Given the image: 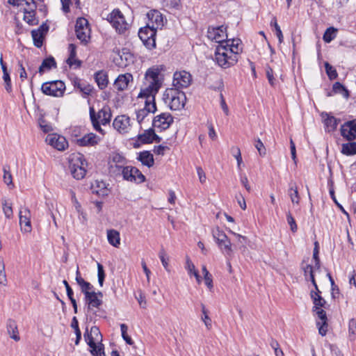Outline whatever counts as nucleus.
<instances>
[{
  "label": "nucleus",
  "instance_id": "37998d69",
  "mask_svg": "<svg viewBox=\"0 0 356 356\" xmlns=\"http://www.w3.org/2000/svg\"><path fill=\"white\" fill-rule=\"evenodd\" d=\"M159 257L162 263L163 268L165 269L167 272H170V269L169 267V257H168L165 250L163 248L161 249L159 253Z\"/></svg>",
  "mask_w": 356,
  "mask_h": 356
},
{
  "label": "nucleus",
  "instance_id": "a19ab883",
  "mask_svg": "<svg viewBox=\"0 0 356 356\" xmlns=\"http://www.w3.org/2000/svg\"><path fill=\"white\" fill-rule=\"evenodd\" d=\"M113 163L119 164L120 168H122L125 163V159L124 156L119 154H115L112 156L111 160L109 161V167L113 169Z\"/></svg>",
  "mask_w": 356,
  "mask_h": 356
},
{
  "label": "nucleus",
  "instance_id": "c756f323",
  "mask_svg": "<svg viewBox=\"0 0 356 356\" xmlns=\"http://www.w3.org/2000/svg\"><path fill=\"white\" fill-rule=\"evenodd\" d=\"M225 47H229V51L238 58V54L242 51L241 42L240 39L227 40L225 42Z\"/></svg>",
  "mask_w": 356,
  "mask_h": 356
},
{
  "label": "nucleus",
  "instance_id": "e2e57ef3",
  "mask_svg": "<svg viewBox=\"0 0 356 356\" xmlns=\"http://www.w3.org/2000/svg\"><path fill=\"white\" fill-rule=\"evenodd\" d=\"M240 181L241 184L245 188V189L250 192L251 190L250 186L248 183V177L245 175L241 174L240 175Z\"/></svg>",
  "mask_w": 356,
  "mask_h": 356
},
{
  "label": "nucleus",
  "instance_id": "79ce46f5",
  "mask_svg": "<svg viewBox=\"0 0 356 356\" xmlns=\"http://www.w3.org/2000/svg\"><path fill=\"white\" fill-rule=\"evenodd\" d=\"M337 29L334 27H330L326 29L325 32L323 34V39L325 42H330L332 40H334L337 35Z\"/></svg>",
  "mask_w": 356,
  "mask_h": 356
},
{
  "label": "nucleus",
  "instance_id": "6ab92c4d",
  "mask_svg": "<svg viewBox=\"0 0 356 356\" xmlns=\"http://www.w3.org/2000/svg\"><path fill=\"white\" fill-rule=\"evenodd\" d=\"M148 22L147 24L156 29H161L164 25L163 15L156 10H152L147 14Z\"/></svg>",
  "mask_w": 356,
  "mask_h": 356
},
{
  "label": "nucleus",
  "instance_id": "6e6d98bb",
  "mask_svg": "<svg viewBox=\"0 0 356 356\" xmlns=\"http://www.w3.org/2000/svg\"><path fill=\"white\" fill-rule=\"evenodd\" d=\"M270 346L274 350L275 355L276 356H284V353L280 348V345L276 340L271 339L270 341Z\"/></svg>",
  "mask_w": 356,
  "mask_h": 356
},
{
  "label": "nucleus",
  "instance_id": "bb28decb",
  "mask_svg": "<svg viewBox=\"0 0 356 356\" xmlns=\"http://www.w3.org/2000/svg\"><path fill=\"white\" fill-rule=\"evenodd\" d=\"M132 81L133 76L131 74H120L115 79L114 86L116 89H126L129 87V83Z\"/></svg>",
  "mask_w": 356,
  "mask_h": 356
},
{
  "label": "nucleus",
  "instance_id": "20e7f679",
  "mask_svg": "<svg viewBox=\"0 0 356 356\" xmlns=\"http://www.w3.org/2000/svg\"><path fill=\"white\" fill-rule=\"evenodd\" d=\"M90 118L92 124L93 128L99 133L104 134L101 124L106 125L108 124L111 119V111L108 106H104L97 113L92 106L90 107Z\"/></svg>",
  "mask_w": 356,
  "mask_h": 356
},
{
  "label": "nucleus",
  "instance_id": "9d476101",
  "mask_svg": "<svg viewBox=\"0 0 356 356\" xmlns=\"http://www.w3.org/2000/svg\"><path fill=\"white\" fill-rule=\"evenodd\" d=\"M76 38L84 44H86L90 39V29L88 22L86 18L77 19L75 25Z\"/></svg>",
  "mask_w": 356,
  "mask_h": 356
},
{
  "label": "nucleus",
  "instance_id": "2f4dec72",
  "mask_svg": "<svg viewBox=\"0 0 356 356\" xmlns=\"http://www.w3.org/2000/svg\"><path fill=\"white\" fill-rule=\"evenodd\" d=\"M138 161H140L143 165L150 168L153 166L154 160L153 155L148 151H143L140 152L138 156Z\"/></svg>",
  "mask_w": 356,
  "mask_h": 356
},
{
  "label": "nucleus",
  "instance_id": "b1692460",
  "mask_svg": "<svg viewBox=\"0 0 356 356\" xmlns=\"http://www.w3.org/2000/svg\"><path fill=\"white\" fill-rule=\"evenodd\" d=\"M91 191L93 194L104 197L108 195L109 190L103 181L95 180L91 184Z\"/></svg>",
  "mask_w": 356,
  "mask_h": 356
},
{
  "label": "nucleus",
  "instance_id": "a18cd8bd",
  "mask_svg": "<svg viewBox=\"0 0 356 356\" xmlns=\"http://www.w3.org/2000/svg\"><path fill=\"white\" fill-rule=\"evenodd\" d=\"M348 337L350 341L356 337V320L351 318L348 322Z\"/></svg>",
  "mask_w": 356,
  "mask_h": 356
},
{
  "label": "nucleus",
  "instance_id": "4be33fe9",
  "mask_svg": "<svg viewBox=\"0 0 356 356\" xmlns=\"http://www.w3.org/2000/svg\"><path fill=\"white\" fill-rule=\"evenodd\" d=\"M76 282L80 286L81 292L84 294V296L89 295L90 293L95 292V288L90 282L86 281L81 276L79 268L76 272Z\"/></svg>",
  "mask_w": 356,
  "mask_h": 356
},
{
  "label": "nucleus",
  "instance_id": "f257e3e1",
  "mask_svg": "<svg viewBox=\"0 0 356 356\" xmlns=\"http://www.w3.org/2000/svg\"><path fill=\"white\" fill-rule=\"evenodd\" d=\"M321 294V291L318 288L310 291V297L314 304L312 312L316 314L318 318L316 321L318 333L321 336H325L327 332L328 324L326 312L323 308L325 307L327 302Z\"/></svg>",
  "mask_w": 356,
  "mask_h": 356
},
{
  "label": "nucleus",
  "instance_id": "f8f14e48",
  "mask_svg": "<svg viewBox=\"0 0 356 356\" xmlns=\"http://www.w3.org/2000/svg\"><path fill=\"white\" fill-rule=\"evenodd\" d=\"M156 30L157 29L147 24L145 27L141 28L138 31V36L140 39L149 49L154 48L156 47L155 36Z\"/></svg>",
  "mask_w": 356,
  "mask_h": 356
},
{
  "label": "nucleus",
  "instance_id": "052dcab7",
  "mask_svg": "<svg viewBox=\"0 0 356 356\" xmlns=\"http://www.w3.org/2000/svg\"><path fill=\"white\" fill-rule=\"evenodd\" d=\"M42 92L46 95L60 97L63 96L65 90H42Z\"/></svg>",
  "mask_w": 356,
  "mask_h": 356
},
{
  "label": "nucleus",
  "instance_id": "cd10ccee",
  "mask_svg": "<svg viewBox=\"0 0 356 356\" xmlns=\"http://www.w3.org/2000/svg\"><path fill=\"white\" fill-rule=\"evenodd\" d=\"M7 332L10 337L14 339L15 341L20 340L17 325L15 321L13 319H8L6 323Z\"/></svg>",
  "mask_w": 356,
  "mask_h": 356
},
{
  "label": "nucleus",
  "instance_id": "2eb2a0df",
  "mask_svg": "<svg viewBox=\"0 0 356 356\" xmlns=\"http://www.w3.org/2000/svg\"><path fill=\"white\" fill-rule=\"evenodd\" d=\"M122 174L123 178L127 181L142 183L145 180V176L136 167L125 166L122 170Z\"/></svg>",
  "mask_w": 356,
  "mask_h": 356
},
{
  "label": "nucleus",
  "instance_id": "bf43d9fd",
  "mask_svg": "<svg viewBox=\"0 0 356 356\" xmlns=\"http://www.w3.org/2000/svg\"><path fill=\"white\" fill-rule=\"evenodd\" d=\"M254 146L261 156H264L266 154V148L260 139H257L255 141Z\"/></svg>",
  "mask_w": 356,
  "mask_h": 356
},
{
  "label": "nucleus",
  "instance_id": "58836bf2",
  "mask_svg": "<svg viewBox=\"0 0 356 356\" xmlns=\"http://www.w3.org/2000/svg\"><path fill=\"white\" fill-rule=\"evenodd\" d=\"M3 181L4 183L10 188L14 187V184L13 183V177L10 171V168L8 166H4L3 168Z\"/></svg>",
  "mask_w": 356,
  "mask_h": 356
},
{
  "label": "nucleus",
  "instance_id": "ddd939ff",
  "mask_svg": "<svg viewBox=\"0 0 356 356\" xmlns=\"http://www.w3.org/2000/svg\"><path fill=\"white\" fill-rule=\"evenodd\" d=\"M113 128L120 134H128L132 127L130 118L127 115H120L115 117L113 122Z\"/></svg>",
  "mask_w": 356,
  "mask_h": 356
},
{
  "label": "nucleus",
  "instance_id": "4c0bfd02",
  "mask_svg": "<svg viewBox=\"0 0 356 356\" xmlns=\"http://www.w3.org/2000/svg\"><path fill=\"white\" fill-rule=\"evenodd\" d=\"M65 89V83L61 81H54L51 83H42L40 89Z\"/></svg>",
  "mask_w": 356,
  "mask_h": 356
},
{
  "label": "nucleus",
  "instance_id": "412c9836",
  "mask_svg": "<svg viewBox=\"0 0 356 356\" xmlns=\"http://www.w3.org/2000/svg\"><path fill=\"white\" fill-rule=\"evenodd\" d=\"M86 342L91 348L90 353L93 356H106L104 344L101 342H95L93 337L89 336L88 334L87 335Z\"/></svg>",
  "mask_w": 356,
  "mask_h": 356
},
{
  "label": "nucleus",
  "instance_id": "3c124183",
  "mask_svg": "<svg viewBox=\"0 0 356 356\" xmlns=\"http://www.w3.org/2000/svg\"><path fill=\"white\" fill-rule=\"evenodd\" d=\"M8 280L5 271V265L3 260L0 259V284L6 286Z\"/></svg>",
  "mask_w": 356,
  "mask_h": 356
},
{
  "label": "nucleus",
  "instance_id": "0eeeda50",
  "mask_svg": "<svg viewBox=\"0 0 356 356\" xmlns=\"http://www.w3.org/2000/svg\"><path fill=\"white\" fill-rule=\"evenodd\" d=\"M163 96L171 110L179 111L185 106L186 97L183 90H165Z\"/></svg>",
  "mask_w": 356,
  "mask_h": 356
},
{
  "label": "nucleus",
  "instance_id": "680f3d73",
  "mask_svg": "<svg viewBox=\"0 0 356 356\" xmlns=\"http://www.w3.org/2000/svg\"><path fill=\"white\" fill-rule=\"evenodd\" d=\"M318 254H319V250H317V248H314V250H313V259L314 261L315 268L317 270H319L320 266H321L320 259H319V257H318Z\"/></svg>",
  "mask_w": 356,
  "mask_h": 356
},
{
  "label": "nucleus",
  "instance_id": "7ed1b4c3",
  "mask_svg": "<svg viewBox=\"0 0 356 356\" xmlns=\"http://www.w3.org/2000/svg\"><path fill=\"white\" fill-rule=\"evenodd\" d=\"M164 70L165 66L159 65H154L146 71L145 81L147 88L145 89H160L163 87V77L161 73Z\"/></svg>",
  "mask_w": 356,
  "mask_h": 356
},
{
  "label": "nucleus",
  "instance_id": "6e6552de",
  "mask_svg": "<svg viewBox=\"0 0 356 356\" xmlns=\"http://www.w3.org/2000/svg\"><path fill=\"white\" fill-rule=\"evenodd\" d=\"M106 19L119 33H124L129 29V23L126 21L124 16L118 9L113 10L108 15Z\"/></svg>",
  "mask_w": 356,
  "mask_h": 356
},
{
  "label": "nucleus",
  "instance_id": "09e8293b",
  "mask_svg": "<svg viewBox=\"0 0 356 356\" xmlns=\"http://www.w3.org/2000/svg\"><path fill=\"white\" fill-rule=\"evenodd\" d=\"M341 131V135L348 140H354L356 137V134L344 125L342 126Z\"/></svg>",
  "mask_w": 356,
  "mask_h": 356
},
{
  "label": "nucleus",
  "instance_id": "e433bc0d",
  "mask_svg": "<svg viewBox=\"0 0 356 356\" xmlns=\"http://www.w3.org/2000/svg\"><path fill=\"white\" fill-rule=\"evenodd\" d=\"M56 61L52 57L44 59L39 67V72L42 74L46 70H49L52 67H56Z\"/></svg>",
  "mask_w": 356,
  "mask_h": 356
},
{
  "label": "nucleus",
  "instance_id": "338daca9",
  "mask_svg": "<svg viewBox=\"0 0 356 356\" xmlns=\"http://www.w3.org/2000/svg\"><path fill=\"white\" fill-rule=\"evenodd\" d=\"M220 106H221V108L222 109V111H224V113L228 115H229V108H228V106L225 102V99L223 97V95L222 93H220Z\"/></svg>",
  "mask_w": 356,
  "mask_h": 356
},
{
  "label": "nucleus",
  "instance_id": "f704fd0d",
  "mask_svg": "<svg viewBox=\"0 0 356 356\" xmlns=\"http://www.w3.org/2000/svg\"><path fill=\"white\" fill-rule=\"evenodd\" d=\"M3 213L6 219H11L13 217V210L12 204L8 203V200L3 199L1 200Z\"/></svg>",
  "mask_w": 356,
  "mask_h": 356
},
{
  "label": "nucleus",
  "instance_id": "9b49d317",
  "mask_svg": "<svg viewBox=\"0 0 356 356\" xmlns=\"http://www.w3.org/2000/svg\"><path fill=\"white\" fill-rule=\"evenodd\" d=\"M193 81L191 74L185 70L176 71L173 74L172 85L174 89L188 88Z\"/></svg>",
  "mask_w": 356,
  "mask_h": 356
},
{
  "label": "nucleus",
  "instance_id": "c85d7f7f",
  "mask_svg": "<svg viewBox=\"0 0 356 356\" xmlns=\"http://www.w3.org/2000/svg\"><path fill=\"white\" fill-rule=\"evenodd\" d=\"M322 117L323 118V122L327 131L330 132L336 129L338 124V120L337 118L328 115L327 113H323Z\"/></svg>",
  "mask_w": 356,
  "mask_h": 356
},
{
  "label": "nucleus",
  "instance_id": "4468645a",
  "mask_svg": "<svg viewBox=\"0 0 356 356\" xmlns=\"http://www.w3.org/2000/svg\"><path fill=\"white\" fill-rule=\"evenodd\" d=\"M207 37L209 40L220 43V44H225V42L227 39L226 27L224 26L209 27L207 31Z\"/></svg>",
  "mask_w": 356,
  "mask_h": 356
},
{
  "label": "nucleus",
  "instance_id": "39448f33",
  "mask_svg": "<svg viewBox=\"0 0 356 356\" xmlns=\"http://www.w3.org/2000/svg\"><path fill=\"white\" fill-rule=\"evenodd\" d=\"M87 162L83 155L74 153L69 157V169L73 177L77 180L83 179L86 174Z\"/></svg>",
  "mask_w": 356,
  "mask_h": 356
},
{
  "label": "nucleus",
  "instance_id": "c03bdc74",
  "mask_svg": "<svg viewBox=\"0 0 356 356\" xmlns=\"http://www.w3.org/2000/svg\"><path fill=\"white\" fill-rule=\"evenodd\" d=\"M201 308H202V316L201 318L202 321L204 322L207 328L209 330V329H211V327L212 326L211 319L209 316L208 311L206 309L205 305L203 303H201Z\"/></svg>",
  "mask_w": 356,
  "mask_h": 356
},
{
  "label": "nucleus",
  "instance_id": "7c9ffc66",
  "mask_svg": "<svg viewBox=\"0 0 356 356\" xmlns=\"http://www.w3.org/2000/svg\"><path fill=\"white\" fill-rule=\"evenodd\" d=\"M95 79L99 89H104L108 83V76L106 72L101 70L95 73Z\"/></svg>",
  "mask_w": 356,
  "mask_h": 356
},
{
  "label": "nucleus",
  "instance_id": "a211bd4d",
  "mask_svg": "<svg viewBox=\"0 0 356 356\" xmlns=\"http://www.w3.org/2000/svg\"><path fill=\"white\" fill-rule=\"evenodd\" d=\"M46 142L60 151L65 149L68 146L67 141L65 137L55 134H49L46 138Z\"/></svg>",
  "mask_w": 356,
  "mask_h": 356
},
{
  "label": "nucleus",
  "instance_id": "c9c22d12",
  "mask_svg": "<svg viewBox=\"0 0 356 356\" xmlns=\"http://www.w3.org/2000/svg\"><path fill=\"white\" fill-rule=\"evenodd\" d=\"M341 153L345 155L356 154V143H348L342 145Z\"/></svg>",
  "mask_w": 356,
  "mask_h": 356
},
{
  "label": "nucleus",
  "instance_id": "603ef678",
  "mask_svg": "<svg viewBox=\"0 0 356 356\" xmlns=\"http://www.w3.org/2000/svg\"><path fill=\"white\" fill-rule=\"evenodd\" d=\"M286 221L290 226L291 232L293 233L296 232L298 229V226L294 218L292 216L290 212L286 213Z\"/></svg>",
  "mask_w": 356,
  "mask_h": 356
},
{
  "label": "nucleus",
  "instance_id": "49530a36",
  "mask_svg": "<svg viewBox=\"0 0 356 356\" xmlns=\"http://www.w3.org/2000/svg\"><path fill=\"white\" fill-rule=\"evenodd\" d=\"M325 68L326 74H327L330 79H335L337 77V72L336 69L332 67L329 63L325 62Z\"/></svg>",
  "mask_w": 356,
  "mask_h": 356
},
{
  "label": "nucleus",
  "instance_id": "0e129e2a",
  "mask_svg": "<svg viewBox=\"0 0 356 356\" xmlns=\"http://www.w3.org/2000/svg\"><path fill=\"white\" fill-rule=\"evenodd\" d=\"M18 65L19 67V77L22 79V81H23L24 79H26L27 74H26L24 67L23 66L22 63L20 61L18 62Z\"/></svg>",
  "mask_w": 356,
  "mask_h": 356
},
{
  "label": "nucleus",
  "instance_id": "f03ea898",
  "mask_svg": "<svg viewBox=\"0 0 356 356\" xmlns=\"http://www.w3.org/2000/svg\"><path fill=\"white\" fill-rule=\"evenodd\" d=\"M158 90H140L138 98H145V107L136 112V120L140 124L144 119L150 113H155L156 106L155 102V95Z\"/></svg>",
  "mask_w": 356,
  "mask_h": 356
},
{
  "label": "nucleus",
  "instance_id": "5fc2aeb1",
  "mask_svg": "<svg viewBox=\"0 0 356 356\" xmlns=\"http://www.w3.org/2000/svg\"><path fill=\"white\" fill-rule=\"evenodd\" d=\"M69 51H70V56L69 58L67 60V63L69 65L72 66L73 63L72 60H74V58H76V46L74 44H70L69 45Z\"/></svg>",
  "mask_w": 356,
  "mask_h": 356
},
{
  "label": "nucleus",
  "instance_id": "864d4df0",
  "mask_svg": "<svg viewBox=\"0 0 356 356\" xmlns=\"http://www.w3.org/2000/svg\"><path fill=\"white\" fill-rule=\"evenodd\" d=\"M97 277L98 282L100 286H102L105 279V273L103 266L99 263H97Z\"/></svg>",
  "mask_w": 356,
  "mask_h": 356
},
{
  "label": "nucleus",
  "instance_id": "de8ad7c7",
  "mask_svg": "<svg viewBox=\"0 0 356 356\" xmlns=\"http://www.w3.org/2000/svg\"><path fill=\"white\" fill-rule=\"evenodd\" d=\"M289 195L290 196L291 200L293 204H298L300 197L297 187L293 188V186H290L289 189Z\"/></svg>",
  "mask_w": 356,
  "mask_h": 356
},
{
  "label": "nucleus",
  "instance_id": "473e14b6",
  "mask_svg": "<svg viewBox=\"0 0 356 356\" xmlns=\"http://www.w3.org/2000/svg\"><path fill=\"white\" fill-rule=\"evenodd\" d=\"M107 239L108 243L115 248H118L120 245V232L115 229L107 231Z\"/></svg>",
  "mask_w": 356,
  "mask_h": 356
},
{
  "label": "nucleus",
  "instance_id": "72a5a7b5",
  "mask_svg": "<svg viewBox=\"0 0 356 356\" xmlns=\"http://www.w3.org/2000/svg\"><path fill=\"white\" fill-rule=\"evenodd\" d=\"M35 5H32V7L29 8V10L24 8V19L30 25H33L37 23V20L35 17Z\"/></svg>",
  "mask_w": 356,
  "mask_h": 356
},
{
  "label": "nucleus",
  "instance_id": "aec40b11",
  "mask_svg": "<svg viewBox=\"0 0 356 356\" xmlns=\"http://www.w3.org/2000/svg\"><path fill=\"white\" fill-rule=\"evenodd\" d=\"M102 297L103 294L100 291H95L85 296L88 310L91 311L93 308H99L102 305Z\"/></svg>",
  "mask_w": 356,
  "mask_h": 356
},
{
  "label": "nucleus",
  "instance_id": "1a4fd4ad",
  "mask_svg": "<svg viewBox=\"0 0 356 356\" xmlns=\"http://www.w3.org/2000/svg\"><path fill=\"white\" fill-rule=\"evenodd\" d=\"M212 234L222 253L231 256L232 253V243L224 232L217 227L213 229Z\"/></svg>",
  "mask_w": 356,
  "mask_h": 356
},
{
  "label": "nucleus",
  "instance_id": "13d9d810",
  "mask_svg": "<svg viewBox=\"0 0 356 356\" xmlns=\"http://www.w3.org/2000/svg\"><path fill=\"white\" fill-rule=\"evenodd\" d=\"M302 268L304 272L305 278L307 281L308 280V275H309L310 273H314L315 269L317 270L315 268V265L313 266L310 264H306L305 266H302Z\"/></svg>",
  "mask_w": 356,
  "mask_h": 356
},
{
  "label": "nucleus",
  "instance_id": "ea45409f",
  "mask_svg": "<svg viewBox=\"0 0 356 356\" xmlns=\"http://www.w3.org/2000/svg\"><path fill=\"white\" fill-rule=\"evenodd\" d=\"M88 334H89V336L93 337L95 342L97 341V343H98L99 341H102V336L100 333L99 329L97 326H92L90 328V333L88 332L85 333L84 337L86 339H87Z\"/></svg>",
  "mask_w": 356,
  "mask_h": 356
},
{
  "label": "nucleus",
  "instance_id": "774afa93",
  "mask_svg": "<svg viewBox=\"0 0 356 356\" xmlns=\"http://www.w3.org/2000/svg\"><path fill=\"white\" fill-rule=\"evenodd\" d=\"M339 295V289L338 286L334 284V285H331V296L333 299L337 298Z\"/></svg>",
  "mask_w": 356,
  "mask_h": 356
},
{
  "label": "nucleus",
  "instance_id": "dca6fc26",
  "mask_svg": "<svg viewBox=\"0 0 356 356\" xmlns=\"http://www.w3.org/2000/svg\"><path fill=\"white\" fill-rule=\"evenodd\" d=\"M173 122V117L169 113H162L156 116L152 120L154 127L160 130H165L170 127Z\"/></svg>",
  "mask_w": 356,
  "mask_h": 356
},
{
  "label": "nucleus",
  "instance_id": "5701e85b",
  "mask_svg": "<svg viewBox=\"0 0 356 356\" xmlns=\"http://www.w3.org/2000/svg\"><path fill=\"white\" fill-rule=\"evenodd\" d=\"M138 140L142 143H151L153 141L159 143L161 138L154 133L153 129L150 128L145 130L142 134H139Z\"/></svg>",
  "mask_w": 356,
  "mask_h": 356
},
{
  "label": "nucleus",
  "instance_id": "8fccbe9b",
  "mask_svg": "<svg viewBox=\"0 0 356 356\" xmlns=\"http://www.w3.org/2000/svg\"><path fill=\"white\" fill-rule=\"evenodd\" d=\"M232 153L234 158L236 159L238 169L241 170L243 160L240 149L238 147H233L232 148Z\"/></svg>",
  "mask_w": 356,
  "mask_h": 356
},
{
  "label": "nucleus",
  "instance_id": "69168bd1",
  "mask_svg": "<svg viewBox=\"0 0 356 356\" xmlns=\"http://www.w3.org/2000/svg\"><path fill=\"white\" fill-rule=\"evenodd\" d=\"M196 170L200 181L201 183H204L206 181V175L203 169L201 167H197Z\"/></svg>",
  "mask_w": 356,
  "mask_h": 356
},
{
  "label": "nucleus",
  "instance_id": "f3484780",
  "mask_svg": "<svg viewBox=\"0 0 356 356\" xmlns=\"http://www.w3.org/2000/svg\"><path fill=\"white\" fill-rule=\"evenodd\" d=\"M31 211L28 207L21 208L19 211V225L24 232H31Z\"/></svg>",
  "mask_w": 356,
  "mask_h": 356
},
{
  "label": "nucleus",
  "instance_id": "423d86ee",
  "mask_svg": "<svg viewBox=\"0 0 356 356\" xmlns=\"http://www.w3.org/2000/svg\"><path fill=\"white\" fill-rule=\"evenodd\" d=\"M229 50V47H225V44H219L216 49L215 59L222 68H228L238 60V58Z\"/></svg>",
  "mask_w": 356,
  "mask_h": 356
},
{
  "label": "nucleus",
  "instance_id": "4d7b16f0",
  "mask_svg": "<svg viewBox=\"0 0 356 356\" xmlns=\"http://www.w3.org/2000/svg\"><path fill=\"white\" fill-rule=\"evenodd\" d=\"M185 268L188 271L189 275H194L195 272H198L195 269V266L188 257H186Z\"/></svg>",
  "mask_w": 356,
  "mask_h": 356
},
{
  "label": "nucleus",
  "instance_id": "393cba45",
  "mask_svg": "<svg viewBox=\"0 0 356 356\" xmlns=\"http://www.w3.org/2000/svg\"><path fill=\"white\" fill-rule=\"evenodd\" d=\"M99 138L93 133L84 135L82 138L77 139L76 143L82 147L94 146L99 141Z\"/></svg>",
  "mask_w": 356,
  "mask_h": 356
},
{
  "label": "nucleus",
  "instance_id": "a878e982",
  "mask_svg": "<svg viewBox=\"0 0 356 356\" xmlns=\"http://www.w3.org/2000/svg\"><path fill=\"white\" fill-rule=\"evenodd\" d=\"M48 31V27L44 25L40 26L37 30L31 31L33 43L37 47H40L42 45L43 37L44 32Z\"/></svg>",
  "mask_w": 356,
  "mask_h": 356
}]
</instances>
